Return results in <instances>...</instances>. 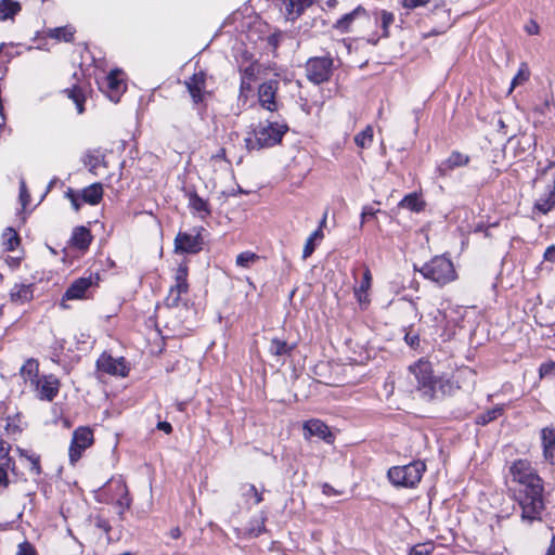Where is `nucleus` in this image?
I'll list each match as a JSON object with an SVG mask.
<instances>
[{
	"label": "nucleus",
	"instance_id": "b1692460",
	"mask_svg": "<svg viewBox=\"0 0 555 555\" xmlns=\"http://www.w3.org/2000/svg\"><path fill=\"white\" fill-rule=\"evenodd\" d=\"M82 162L93 175L99 173L101 166L106 167L105 156L100 151H89L85 154Z\"/></svg>",
	"mask_w": 555,
	"mask_h": 555
},
{
	"label": "nucleus",
	"instance_id": "4c0bfd02",
	"mask_svg": "<svg viewBox=\"0 0 555 555\" xmlns=\"http://www.w3.org/2000/svg\"><path fill=\"white\" fill-rule=\"evenodd\" d=\"M188 278V268L186 266H179L176 272V284L172 287L180 289V292H188L189 284L186 281Z\"/></svg>",
	"mask_w": 555,
	"mask_h": 555
},
{
	"label": "nucleus",
	"instance_id": "423d86ee",
	"mask_svg": "<svg viewBox=\"0 0 555 555\" xmlns=\"http://www.w3.org/2000/svg\"><path fill=\"white\" fill-rule=\"evenodd\" d=\"M333 60L331 57H311L306 64L307 78L315 83L327 81L332 75Z\"/></svg>",
	"mask_w": 555,
	"mask_h": 555
},
{
	"label": "nucleus",
	"instance_id": "c85d7f7f",
	"mask_svg": "<svg viewBox=\"0 0 555 555\" xmlns=\"http://www.w3.org/2000/svg\"><path fill=\"white\" fill-rule=\"evenodd\" d=\"M293 349L294 346L279 338H272L269 346V352L275 357L289 356Z\"/></svg>",
	"mask_w": 555,
	"mask_h": 555
},
{
	"label": "nucleus",
	"instance_id": "ddd939ff",
	"mask_svg": "<svg viewBox=\"0 0 555 555\" xmlns=\"http://www.w3.org/2000/svg\"><path fill=\"white\" fill-rule=\"evenodd\" d=\"M281 11L286 21L294 22L312 4V0H280Z\"/></svg>",
	"mask_w": 555,
	"mask_h": 555
},
{
	"label": "nucleus",
	"instance_id": "e433bc0d",
	"mask_svg": "<svg viewBox=\"0 0 555 555\" xmlns=\"http://www.w3.org/2000/svg\"><path fill=\"white\" fill-rule=\"evenodd\" d=\"M75 29L69 26L56 27L50 30V37L65 42H70L74 39Z\"/></svg>",
	"mask_w": 555,
	"mask_h": 555
},
{
	"label": "nucleus",
	"instance_id": "c9c22d12",
	"mask_svg": "<svg viewBox=\"0 0 555 555\" xmlns=\"http://www.w3.org/2000/svg\"><path fill=\"white\" fill-rule=\"evenodd\" d=\"M65 92L67 93V96L75 103L77 113L82 114L85 112V95L82 90L78 87H74L72 89H66Z\"/></svg>",
	"mask_w": 555,
	"mask_h": 555
},
{
	"label": "nucleus",
	"instance_id": "13d9d810",
	"mask_svg": "<svg viewBox=\"0 0 555 555\" xmlns=\"http://www.w3.org/2000/svg\"><path fill=\"white\" fill-rule=\"evenodd\" d=\"M544 259L550 262H555V245H551L546 248Z\"/></svg>",
	"mask_w": 555,
	"mask_h": 555
},
{
	"label": "nucleus",
	"instance_id": "a19ab883",
	"mask_svg": "<svg viewBox=\"0 0 555 555\" xmlns=\"http://www.w3.org/2000/svg\"><path fill=\"white\" fill-rule=\"evenodd\" d=\"M15 470V463L12 457H8L7 462L0 464V488L9 486L8 470Z\"/></svg>",
	"mask_w": 555,
	"mask_h": 555
},
{
	"label": "nucleus",
	"instance_id": "0eeeda50",
	"mask_svg": "<svg viewBox=\"0 0 555 555\" xmlns=\"http://www.w3.org/2000/svg\"><path fill=\"white\" fill-rule=\"evenodd\" d=\"M93 443V433L88 427H79L73 434L69 447V459L72 463L77 462L82 452Z\"/></svg>",
	"mask_w": 555,
	"mask_h": 555
},
{
	"label": "nucleus",
	"instance_id": "9b49d317",
	"mask_svg": "<svg viewBox=\"0 0 555 555\" xmlns=\"http://www.w3.org/2000/svg\"><path fill=\"white\" fill-rule=\"evenodd\" d=\"M100 371L109 375L126 376L128 369L124 358L115 359L107 353L101 354L96 361Z\"/></svg>",
	"mask_w": 555,
	"mask_h": 555
},
{
	"label": "nucleus",
	"instance_id": "603ef678",
	"mask_svg": "<svg viewBox=\"0 0 555 555\" xmlns=\"http://www.w3.org/2000/svg\"><path fill=\"white\" fill-rule=\"evenodd\" d=\"M10 450H11L10 443H8L5 440L0 438V459L4 460V462H7L8 457H10L9 456Z\"/></svg>",
	"mask_w": 555,
	"mask_h": 555
},
{
	"label": "nucleus",
	"instance_id": "f3484780",
	"mask_svg": "<svg viewBox=\"0 0 555 555\" xmlns=\"http://www.w3.org/2000/svg\"><path fill=\"white\" fill-rule=\"evenodd\" d=\"M555 207V175L552 184H548L534 203V210L545 215Z\"/></svg>",
	"mask_w": 555,
	"mask_h": 555
},
{
	"label": "nucleus",
	"instance_id": "4468645a",
	"mask_svg": "<svg viewBox=\"0 0 555 555\" xmlns=\"http://www.w3.org/2000/svg\"><path fill=\"white\" fill-rule=\"evenodd\" d=\"M185 87L195 104L202 102L206 87V75L203 72L195 73L185 81Z\"/></svg>",
	"mask_w": 555,
	"mask_h": 555
},
{
	"label": "nucleus",
	"instance_id": "f704fd0d",
	"mask_svg": "<svg viewBox=\"0 0 555 555\" xmlns=\"http://www.w3.org/2000/svg\"><path fill=\"white\" fill-rule=\"evenodd\" d=\"M20 455L22 457H25L29 463V470L34 475H40L41 474V467H40V456L35 453H29L26 450L17 449Z\"/></svg>",
	"mask_w": 555,
	"mask_h": 555
},
{
	"label": "nucleus",
	"instance_id": "bb28decb",
	"mask_svg": "<svg viewBox=\"0 0 555 555\" xmlns=\"http://www.w3.org/2000/svg\"><path fill=\"white\" fill-rule=\"evenodd\" d=\"M399 207L420 212L425 208V202L417 193H410L400 201Z\"/></svg>",
	"mask_w": 555,
	"mask_h": 555
},
{
	"label": "nucleus",
	"instance_id": "ea45409f",
	"mask_svg": "<svg viewBox=\"0 0 555 555\" xmlns=\"http://www.w3.org/2000/svg\"><path fill=\"white\" fill-rule=\"evenodd\" d=\"M529 77L530 70L527 64H521L516 76L512 80L509 92H512L513 89L516 88L517 86L525 83L529 79Z\"/></svg>",
	"mask_w": 555,
	"mask_h": 555
},
{
	"label": "nucleus",
	"instance_id": "5701e85b",
	"mask_svg": "<svg viewBox=\"0 0 555 555\" xmlns=\"http://www.w3.org/2000/svg\"><path fill=\"white\" fill-rule=\"evenodd\" d=\"M92 241V235L86 227H77L74 229L70 242L72 245L80 250H86Z\"/></svg>",
	"mask_w": 555,
	"mask_h": 555
},
{
	"label": "nucleus",
	"instance_id": "a211bd4d",
	"mask_svg": "<svg viewBox=\"0 0 555 555\" xmlns=\"http://www.w3.org/2000/svg\"><path fill=\"white\" fill-rule=\"evenodd\" d=\"M186 196L189 199V208L193 214H196L201 219H205L210 216L211 211L206 199L199 197L194 191H189Z\"/></svg>",
	"mask_w": 555,
	"mask_h": 555
},
{
	"label": "nucleus",
	"instance_id": "3c124183",
	"mask_svg": "<svg viewBox=\"0 0 555 555\" xmlns=\"http://www.w3.org/2000/svg\"><path fill=\"white\" fill-rule=\"evenodd\" d=\"M248 531H249V534L253 537H258L259 534H261L264 531V519L263 518L257 519L256 525L251 526L248 529Z\"/></svg>",
	"mask_w": 555,
	"mask_h": 555
},
{
	"label": "nucleus",
	"instance_id": "473e14b6",
	"mask_svg": "<svg viewBox=\"0 0 555 555\" xmlns=\"http://www.w3.org/2000/svg\"><path fill=\"white\" fill-rule=\"evenodd\" d=\"M2 243L7 250H15L20 245V236L17 232L12 228L5 229L2 234Z\"/></svg>",
	"mask_w": 555,
	"mask_h": 555
},
{
	"label": "nucleus",
	"instance_id": "0e129e2a",
	"mask_svg": "<svg viewBox=\"0 0 555 555\" xmlns=\"http://www.w3.org/2000/svg\"><path fill=\"white\" fill-rule=\"evenodd\" d=\"M539 27L537 24H532L531 26L527 27V31L531 35L538 34Z\"/></svg>",
	"mask_w": 555,
	"mask_h": 555
},
{
	"label": "nucleus",
	"instance_id": "7ed1b4c3",
	"mask_svg": "<svg viewBox=\"0 0 555 555\" xmlns=\"http://www.w3.org/2000/svg\"><path fill=\"white\" fill-rule=\"evenodd\" d=\"M410 372L417 383V389L427 399L436 398L439 392L444 395L451 389L449 380L434 376L431 364L428 361H417L410 366Z\"/></svg>",
	"mask_w": 555,
	"mask_h": 555
},
{
	"label": "nucleus",
	"instance_id": "6e6552de",
	"mask_svg": "<svg viewBox=\"0 0 555 555\" xmlns=\"http://www.w3.org/2000/svg\"><path fill=\"white\" fill-rule=\"evenodd\" d=\"M203 244L199 231H194V233L179 232L175 238V251L179 254H197L203 249Z\"/></svg>",
	"mask_w": 555,
	"mask_h": 555
},
{
	"label": "nucleus",
	"instance_id": "f8f14e48",
	"mask_svg": "<svg viewBox=\"0 0 555 555\" xmlns=\"http://www.w3.org/2000/svg\"><path fill=\"white\" fill-rule=\"evenodd\" d=\"M278 87L279 81L271 79L260 85L258 90V98L261 106L270 112L278 111V103L275 101Z\"/></svg>",
	"mask_w": 555,
	"mask_h": 555
},
{
	"label": "nucleus",
	"instance_id": "2eb2a0df",
	"mask_svg": "<svg viewBox=\"0 0 555 555\" xmlns=\"http://www.w3.org/2000/svg\"><path fill=\"white\" fill-rule=\"evenodd\" d=\"M469 163V156L462 154L457 151H453L449 157L441 162L437 167V172L446 177L449 172L455 168L466 166Z\"/></svg>",
	"mask_w": 555,
	"mask_h": 555
},
{
	"label": "nucleus",
	"instance_id": "c756f323",
	"mask_svg": "<svg viewBox=\"0 0 555 555\" xmlns=\"http://www.w3.org/2000/svg\"><path fill=\"white\" fill-rule=\"evenodd\" d=\"M21 11V4L14 0H1L0 1V20L4 21L12 18L15 14Z\"/></svg>",
	"mask_w": 555,
	"mask_h": 555
},
{
	"label": "nucleus",
	"instance_id": "39448f33",
	"mask_svg": "<svg viewBox=\"0 0 555 555\" xmlns=\"http://www.w3.org/2000/svg\"><path fill=\"white\" fill-rule=\"evenodd\" d=\"M426 466L421 461L403 466H393L388 470V479L396 487L414 488L422 479Z\"/></svg>",
	"mask_w": 555,
	"mask_h": 555
},
{
	"label": "nucleus",
	"instance_id": "5fc2aeb1",
	"mask_svg": "<svg viewBox=\"0 0 555 555\" xmlns=\"http://www.w3.org/2000/svg\"><path fill=\"white\" fill-rule=\"evenodd\" d=\"M20 198H21L23 206L25 207L29 201V194L27 192L26 184H25L24 180L21 181Z\"/></svg>",
	"mask_w": 555,
	"mask_h": 555
},
{
	"label": "nucleus",
	"instance_id": "dca6fc26",
	"mask_svg": "<svg viewBox=\"0 0 555 555\" xmlns=\"http://www.w3.org/2000/svg\"><path fill=\"white\" fill-rule=\"evenodd\" d=\"M120 75L121 70L113 69L108 73L104 81L108 98L115 102L118 101L120 93L126 88Z\"/></svg>",
	"mask_w": 555,
	"mask_h": 555
},
{
	"label": "nucleus",
	"instance_id": "a878e982",
	"mask_svg": "<svg viewBox=\"0 0 555 555\" xmlns=\"http://www.w3.org/2000/svg\"><path fill=\"white\" fill-rule=\"evenodd\" d=\"M325 221H326V215L323 217L320 227L315 231H313L307 238L306 244L304 246V250H302V259H307L308 257H310L315 249L314 242L321 241L323 238L322 227L324 225Z\"/></svg>",
	"mask_w": 555,
	"mask_h": 555
},
{
	"label": "nucleus",
	"instance_id": "bf43d9fd",
	"mask_svg": "<svg viewBox=\"0 0 555 555\" xmlns=\"http://www.w3.org/2000/svg\"><path fill=\"white\" fill-rule=\"evenodd\" d=\"M157 428H158L159 430L165 431L166 434H170V433L172 431V426H171V424H170V423H168V422H159V423L157 424Z\"/></svg>",
	"mask_w": 555,
	"mask_h": 555
},
{
	"label": "nucleus",
	"instance_id": "680f3d73",
	"mask_svg": "<svg viewBox=\"0 0 555 555\" xmlns=\"http://www.w3.org/2000/svg\"><path fill=\"white\" fill-rule=\"evenodd\" d=\"M169 535L172 539H179L181 537L180 528L179 527H175V528L170 529Z\"/></svg>",
	"mask_w": 555,
	"mask_h": 555
},
{
	"label": "nucleus",
	"instance_id": "338daca9",
	"mask_svg": "<svg viewBox=\"0 0 555 555\" xmlns=\"http://www.w3.org/2000/svg\"><path fill=\"white\" fill-rule=\"evenodd\" d=\"M216 156L225 159V150L221 149Z\"/></svg>",
	"mask_w": 555,
	"mask_h": 555
},
{
	"label": "nucleus",
	"instance_id": "7c9ffc66",
	"mask_svg": "<svg viewBox=\"0 0 555 555\" xmlns=\"http://www.w3.org/2000/svg\"><path fill=\"white\" fill-rule=\"evenodd\" d=\"M364 9L361 7L356 8L352 12L345 14L335 23L334 27L340 33H347L350 28L351 23L356 18V16L360 13H363Z\"/></svg>",
	"mask_w": 555,
	"mask_h": 555
},
{
	"label": "nucleus",
	"instance_id": "a18cd8bd",
	"mask_svg": "<svg viewBox=\"0 0 555 555\" xmlns=\"http://www.w3.org/2000/svg\"><path fill=\"white\" fill-rule=\"evenodd\" d=\"M395 22V15L388 11L380 12V27L383 29V37L389 36V26Z\"/></svg>",
	"mask_w": 555,
	"mask_h": 555
},
{
	"label": "nucleus",
	"instance_id": "774afa93",
	"mask_svg": "<svg viewBox=\"0 0 555 555\" xmlns=\"http://www.w3.org/2000/svg\"><path fill=\"white\" fill-rule=\"evenodd\" d=\"M335 2H336V0H330V1H328V4H330V5H334V3H335Z\"/></svg>",
	"mask_w": 555,
	"mask_h": 555
},
{
	"label": "nucleus",
	"instance_id": "e2e57ef3",
	"mask_svg": "<svg viewBox=\"0 0 555 555\" xmlns=\"http://www.w3.org/2000/svg\"><path fill=\"white\" fill-rule=\"evenodd\" d=\"M498 127H499V130L501 132H503L504 134H507L506 125H505V121L503 119H499Z\"/></svg>",
	"mask_w": 555,
	"mask_h": 555
},
{
	"label": "nucleus",
	"instance_id": "72a5a7b5",
	"mask_svg": "<svg viewBox=\"0 0 555 555\" xmlns=\"http://www.w3.org/2000/svg\"><path fill=\"white\" fill-rule=\"evenodd\" d=\"M113 485L115 486L116 492L119 495V499L117 500L118 505L128 508L130 506V498L126 483L124 480L117 479L113 481Z\"/></svg>",
	"mask_w": 555,
	"mask_h": 555
},
{
	"label": "nucleus",
	"instance_id": "864d4df0",
	"mask_svg": "<svg viewBox=\"0 0 555 555\" xmlns=\"http://www.w3.org/2000/svg\"><path fill=\"white\" fill-rule=\"evenodd\" d=\"M430 0H402V5L406 9H415L426 5Z\"/></svg>",
	"mask_w": 555,
	"mask_h": 555
},
{
	"label": "nucleus",
	"instance_id": "f257e3e1",
	"mask_svg": "<svg viewBox=\"0 0 555 555\" xmlns=\"http://www.w3.org/2000/svg\"><path fill=\"white\" fill-rule=\"evenodd\" d=\"M515 489V500L521 509V520L528 524L541 520L545 508L543 500V481L526 460H518L509 468Z\"/></svg>",
	"mask_w": 555,
	"mask_h": 555
},
{
	"label": "nucleus",
	"instance_id": "de8ad7c7",
	"mask_svg": "<svg viewBox=\"0 0 555 555\" xmlns=\"http://www.w3.org/2000/svg\"><path fill=\"white\" fill-rule=\"evenodd\" d=\"M539 372L542 378L553 375L555 373V361H547L542 363Z\"/></svg>",
	"mask_w": 555,
	"mask_h": 555
},
{
	"label": "nucleus",
	"instance_id": "37998d69",
	"mask_svg": "<svg viewBox=\"0 0 555 555\" xmlns=\"http://www.w3.org/2000/svg\"><path fill=\"white\" fill-rule=\"evenodd\" d=\"M503 412L501 406L493 408L486 413H482L478 416L477 423L480 425H487L488 423L496 420Z\"/></svg>",
	"mask_w": 555,
	"mask_h": 555
},
{
	"label": "nucleus",
	"instance_id": "4be33fe9",
	"mask_svg": "<svg viewBox=\"0 0 555 555\" xmlns=\"http://www.w3.org/2000/svg\"><path fill=\"white\" fill-rule=\"evenodd\" d=\"M305 435L307 436H315L325 441H328V438L332 436L327 425L319 420H310L304 424Z\"/></svg>",
	"mask_w": 555,
	"mask_h": 555
},
{
	"label": "nucleus",
	"instance_id": "8fccbe9b",
	"mask_svg": "<svg viewBox=\"0 0 555 555\" xmlns=\"http://www.w3.org/2000/svg\"><path fill=\"white\" fill-rule=\"evenodd\" d=\"M404 341L411 347L416 348L420 345V337L417 333L412 330L408 331L404 335Z\"/></svg>",
	"mask_w": 555,
	"mask_h": 555
},
{
	"label": "nucleus",
	"instance_id": "49530a36",
	"mask_svg": "<svg viewBox=\"0 0 555 555\" xmlns=\"http://www.w3.org/2000/svg\"><path fill=\"white\" fill-rule=\"evenodd\" d=\"M434 550L433 544L430 543H423L417 544L410 551L409 555H429Z\"/></svg>",
	"mask_w": 555,
	"mask_h": 555
},
{
	"label": "nucleus",
	"instance_id": "6ab92c4d",
	"mask_svg": "<svg viewBox=\"0 0 555 555\" xmlns=\"http://www.w3.org/2000/svg\"><path fill=\"white\" fill-rule=\"evenodd\" d=\"M541 438L545 460L555 464V427L543 428Z\"/></svg>",
	"mask_w": 555,
	"mask_h": 555
},
{
	"label": "nucleus",
	"instance_id": "09e8293b",
	"mask_svg": "<svg viewBox=\"0 0 555 555\" xmlns=\"http://www.w3.org/2000/svg\"><path fill=\"white\" fill-rule=\"evenodd\" d=\"M15 555H37L35 547L29 542L18 544Z\"/></svg>",
	"mask_w": 555,
	"mask_h": 555
},
{
	"label": "nucleus",
	"instance_id": "58836bf2",
	"mask_svg": "<svg viewBox=\"0 0 555 555\" xmlns=\"http://www.w3.org/2000/svg\"><path fill=\"white\" fill-rule=\"evenodd\" d=\"M372 141H373V128L371 126H367L364 130H362L354 137L356 144L361 149H365V147L370 146Z\"/></svg>",
	"mask_w": 555,
	"mask_h": 555
},
{
	"label": "nucleus",
	"instance_id": "aec40b11",
	"mask_svg": "<svg viewBox=\"0 0 555 555\" xmlns=\"http://www.w3.org/2000/svg\"><path fill=\"white\" fill-rule=\"evenodd\" d=\"M372 285V273L367 267H365L363 271L362 280L359 284V286L354 287V296L360 305H366L370 302L369 299V289Z\"/></svg>",
	"mask_w": 555,
	"mask_h": 555
},
{
	"label": "nucleus",
	"instance_id": "6e6d98bb",
	"mask_svg": "<svg viewBox=\"0 0 555 555\" xmlns=\"http://www.w3.org/2000/svg\"><path fill=\"white\" fill-rule=\"evenodd\" d=\"M67 198L70 201L73 208L78 211L80 208V203L78 202V196L74 193L73 190H68L66 193Z\"/></svg>",
	"mask_w": 555,
	"mask_h": 555
},
{
	"label": "nucleus",
	"instance_id": "cd10ccee",
	"mask_svg": "<svg viewBox=\"0 0 555 555\" xmlns=\"http://www.w3.org/2000/svg\"><path fill=\"white\" fill-rule=\"evenodd\" d=\"M241 491L245 503L249 506L257 505L263 500L262 492L251 483L243 485Z\"/></svg>",
	"mask_w": 555,
	"mask_h": 555
},
{
	"label": "nucleus",
	"instance_id": "4d7b16f0",
	"mask_svg": "<svg viewBox=\"0 0 555 555\" xmlns=\"http://www.w3.org/2000/svg\"><path fill=\"white\" fill-rule=\"evenodd\" d=\"M378 211V209H374L371 206H365L361 214L362 222H364L369 217H374Z\"/></svg>",
	"mask_w": 555,
	"mask_h": 555
},
{
	"label": "nucleus",
	"instance_id": "69168bd1",
	"mask_svg": "<svg viewBox=\"0 0 555 555\" xmlns=\"http://www.w3.org/2000/svg\"><path fill=\"white\" fill-rule=\"evenodd\" d=\"M269 42L273 46H276L278 44V36L276 35H273L269 38Z\"/></svg>",
	"mask_w": 555,
	"mask_h": 555
},
{
	"label": "nucleus",
	"instance_id": "1a4fd4ad",
	"mask_svg": "<svg viewBox=\"0 0 555 555\" xmlns=\"http://www.w3.org/2000/svg\"><path fill=\"white\" fill-rule=\"evenodd\" d=\"M98 282V274H90L89 276L79 278L69 285L63 296V299L73 300L86 298L89 288L96 285Z\"/></svg>",
	"mask_w": 555,
	"mask_h": 555
},
{
	"label": "nucleus",
	"instance_id": "9d476101",
	"mask_svg": "<svg viewBox=\"0 0 555 555\" xmlns=\"http://www.w3.org/2000/svg\"><path fill=\"white\" fill-rule=\"evenodd\" d=\"M60 380L54 375H43L33 387L40 400L52 401L59 393Z\"/></svg>",
	"mask_w": 555,
	"mask_h": 555
},
{
	"label": "nucleus",
	"instance_id": "2f4dec72",
	"mask_svg": "<svg viewBox=\"0 0 555 555\" xmlns=\"http://www.w3.org/2000/svg\"><path fill=\"white\" fill-rule=\"evenodd\" d=\"M11 298L15 302H26L33 298L30 285H15L11 292Z\"/></svg>",
	"mask_w": 555,
	"mask_h": 555
},
{
	"label": "nucleus",
	"instance_id": "79ce46f5",
	"mask_svg": "<svg viewBox=\"0 0 555 555\" xmlns=\"http://www.w3.org/2000/svg\"><path fill=\"white\" fill-rule=\"evenodd\" d=\"M259 259V256L253 251H243L236 257V264L242 268H249Z\"/></svg>",
	"mask_w": 555,
	"mask_h": 555
},
{
	"label": "nucleus",
	"instance_id": "20e7f679",
	"mask_svg": "<svg viewBox=\"0 0 555 555\" xmlns=\"http://www.w3.org/2000/svg\"><path fill=\"white\" fill-rule=\"evenodd\" d=\"M416 270L424 276V279L440 287L457 279L454 264L446 255L433 257Z\"/></svg>",
	"mask_w": 555,
	"mask_h": 555
},
{
	"label": "nucleus",
	"instance_id": "052dcab7",
	"mask_svg": "<svg viewBox=\"0 0 555 555\" xmlns=\"http://www.w3.org/2000/svg\"><path fill=\"white\" fill-rule=\"evenodd\" d=\"M545 555H555V534L552 535L551 543L546 550Z\"/></svg>",
	"mask_w": 555,
	"mask_h": 555
},
{
	"label": "nucleus",
	"instance_id": "412c9836",
	"mask_svg": "<svg viewBox=\"0 0 555 555\" xmlns=\"http://www.w3.org/2000/svg\"><path fill=\"white\" fill-rule=\"evenodd\" d=\"M20 374L25 380V383H29L30 387H33L38 380L39 377V363L36 359H28L21 367Z\"/></svg>",
	"mask_w": 555,
	"mask_h": 555
},
{
	"label": "nucleus",
	"instance_id": "393cba45",
	"mask_svg": "<svg viewBox=\"0 0 555 555\" xmlns=\"http://www.w3.org/2000/svg\"><path fill=\"white\" fill-rule=\"evenodd\" d=\"M103 197V186L101 183H93L85 188L81 192V198L89 205H98Z\"/></svg>",
	"mask_w": 555,
	"mask_h": 555
},
{
	"label": "nucleus",
	"instance_id": "f03ea898",
	"mask_svg": "<svg viewBox=\"0 0 555 555\" xmlns=\"http://www.w3.org/2000/svg\"><path fill=\"white\" fill-rule=\"evenodd\" d=\"M288 127L285 124L276 121H261L248 132L244 139L247 150H261L274 146L282 141L283 135L287 132Z\"/></svg>",
	"mask_w": 555,
	"mask_h": 555
},
{
	"label": "nucleus",
	"instance_id": "c03bdc74",
	"mask_svg": "<svg viewBox=\"0 0 555 555\" xmlns=\"http://www.w3.org/2000/svg\"><path fill=\"white\" fill-rule=\"evenodd\" d=\"M186 293L188 292H180V289L171 286L168 296L165 298V305L168 308L178 307L181 301V295Z\"/></svg>",
	"mask_w": 555,
	"mask_h": 555
}]
</instances>
